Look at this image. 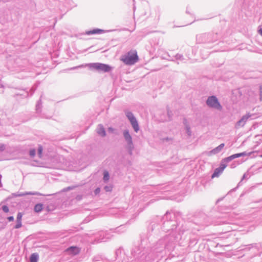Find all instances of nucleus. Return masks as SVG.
<instances>
[{"label": "nucleus", "mask_w": 262, "mask_h": 262, "mask_svg": "<svg viewBox=\"0 0 262 262\" xmlns=\"http://www.w3.org/2000/svg\"><path fill=\"white\" fill-rule=\"evenodd\" d=\"M179 240V237H170L165 236L160 239L154 246L147 242L146 239H142L141 244L137 250L135 251V256L139 257L141 260L148 261L158 256L159 254L172 250L174 247V243Z\"/></svg>", "instance_id": "nucleus-1"}, {"label": "nucleus", "mask_w": 262, "mask_h": 262, "mask_svg": "<svg viewBox=\"0 0 262 262\" xmlns=\"http://www.w3.org/2000/svg\"><path fill=\"white\" fill-rule=\"evenodd\" d=\"M39 259V255L37 253H33L30 256V262H37Z\"/></svg>", "instance_id": "nucleus-16"}, {"label": "nucleus", "mask_w": 262, "mask_h": 262, "mask_svg": "<svg viewBox=\"0 0 262 262\" xmlns=\"http://www.w3.org/2000/svg\"><path fill=\"white\" fill-rule=\"evenodd\" d=\"M83 195L81 194H78L76 196V199L77 201H80L82 199Z\"/></svg>", "instance_id": "nucleus-39"}, {"label": "nucleus", "mask_w": 262, "mask_h": 262, "mask_svg": "<svg viewBox=\"0 0 262 262\" xmlns=\"http://www.w3.org/2000/svg\"><path fill=\"white\" fill-rule=\"evenodd\" d=\"M3 85L2 83H0V88H3Z\"/></svg>", "instance_id": "nucleus-44"}, {"label": "nucleus", "mask_w": 262, "mask_h": 262, "mask_svg": "<svg viewBox=\"0 0 262 262\" xmlns=\"http://www.w3.org/2000/svg\"><path fill=\"white\" fill-rule=\"evenodd\" d=\"M26 195H41L42 194L36 191H28L19 194L20 196H25Z\"/></svg>", "instance_id": "nucleus-18"}, {"label": "nucleus", "mask_w": 262, "mask_h": 262, "mask_svg": "<svg viewBox=\"0 0 262 262\" xmlns=\"http://www.w3.org/2000/svg\"><path fill=\"white\" fill-rule=\"evenodd\" d=\"M37 87V85L34 84L32 87V88L31 89L30 91H31V94L30 95H32V94L34 93V92H35V91L36 90V88Z\"/></svg>", "instance_id": "nucleus-34"}, {"label": "nucleus", "mask_w": 262, "mask_h": 262, "mask_svg": "<svg viewBox=\"0 0 262 262\" xmlns=\"http://www.w3.org/2000/svg\"><path fill=\"white\" fill-rule=\"evenodd\" d=\"M7 220L9 222H12L14 221V217L13 216H8Z\"/></svg>", "instance_id": "nucleus-41"}, {"label": "nucleus", "mask_w": 262, "mask_h": 262, "mask_svg": "<svg viewBox=\"0 0 262 262\" xmlns=\"http://www.w3.org/2000/svg\"><path fill=\"white\" fill-rule=\"evenodd\" d=\"M261 157H262V155H261Z\"/></svg>", "instance_id": "nucleus-51"}, {"label": "nucleus", "mask_w": 262, "mask_h": 262, "mask_svg": "<svg viewBox=\"0 0 262 262\" xmlns=\"http://www.w3.org/2000/svg\"><path fill=\"white\" fill-rule=\"evenodd\" d=\"M226 164L222 161L220 163V166L218 167L222 171H223L224 169L226 167Z\"/></svg>", "instance_id": "nucleus-25"}, {"label": "nucleus", "mask_w": 262, "mask_h": 262, "mask_svg": "<svg viewBox=\"0 0 262 262\" xmlns=\"http://www.w3.org/2000/svg\"><path fill=\"white\" fill-rule=\"evenodd\" d=\"M110 179V174L107 171L105 170L103 172V180L104 182L106 183Z\"/></svg>", "instance_id": "nucleus-23"}, {"label": "nucleus", "mask_w": 262, "mask_h": 262, "mask_svg": "<svg viewBox=\"0 0 262 262\" xmlns=\"http://www.w3.org/2000/svg\"><path fill=\"white\" fill-rule=\"evenodd\" d=\"M23 214L21 212H18L17 214L16 221H21Z\"/></svg>", "instance_id": "nucleus-33"}, {"label": "nucleus", "mask_w": 262, "mask_h": 262, "mask_svg": "<svg viewBox=\"0 0 262 262\" xmlns=\"http://www.w3.org/2000/svg\"><path fill=\"white\" fill-rule=\"evenodd\" d=\"M36 154V150L35 149H31L29 151V155L31 157L33 158Z\"/></svg>", "instance_id": "nucleus-28"}, {"label": "nucleus", "mask_w": 262, "mask_h": 262, "mask_svg": "<svg viewBox=\"0 0 262 262\" xmlns=\"http://www.w3.org/2000/svg\"><path fill=\"white\" fill-rule=\"evenodd\" d=\"M42 210V205L41 204H37L34 206V211L36 212H39Z\"/></svg>", "instance_id": "nucleus-24"}, {"label": "nucleus", "mask_w": 262, "mask_h": 262, "mask_svg": "<svg viewBox=\"0 0 262 262\" xmlns=\"http://www.w3.org/2000/svg\"><path fill=\"white\" fill-rule=\"evenodd\" d=\"M218 38L219 34L217 33H204L197 35L196 41L199 43H208L215 41Z\"/></svg>", "instance_id": "nucleus-3"}, {"label": "nucleus", "mask_w": 262, "mask_h": 262, "mask_svg": "<svg viewBox=\"0 0 262 262\" xmlns=\"http://www.w3.org/2000/svg\"><path fill=\"white\" fill-rule=\"evenodd\" d=\"M259 95H260V100H262V86H260L259 88Z\"/></svg>", "instance_id": "nucleus-42"}, {"label": "nucleus", "mask_w": 262, "mask_h": 262, "mask_svg": "<svg viewBox=\"0 0 262 262\" xmlns=\"http://www.w3.org/2000/svg\"><path fill=\"white\" fill-rule=\"evenodd\" d=\"M42 152V147L41 146H39L38 148V153L39 155H41Z\"/></svg>", "instance_id": "nucleus-38"}, {"label": "nucleus", "mask_w": 262, "mask_h": 262, "mask_svg": "<svg viewBox=\"0 0 262 262\" xmlns=\"http://www.w3.org/2000/svg\"><path fill=\"white\" fill-rule=\"evenodd\" d=\"M186 13H189V11H188V8H187Z\"/></svg>", "instance_id": "nucleus-45"}, {"label": "nucleus", "mask_w": 262, "mask_h": 262, "mask_svg": "<svg viewBox=\"0 0 262 262\" xmlns=\"http://www.w3.org/2000/svg\"><path fill=\"white\" fill-rule=\"evenodd\" d=\"M94 260H95V261H97L98 260H97V259H96V257H95V258H94Z\"/></svg>", "instance_id": "nucleus-48"}, {"label": "nucleus", "mask_w": 262, "mask_h": 262, "mask_svg": "<svg viewBox=\"0 0 262 262\" xmlns=\"http://www.w3.org/2000/svg\"><path fill=\"white\" fill-rule=\"evenodd\" d=\"M174 218L175 213L167 211L162 219V226L161 227L158 224H156L153 222L151 223L149 229L152 232L156 233L160 227L163 231L165 232H170L166 236H169L170 237L178 236L179 239L181 238V234L184 232V230H181L179 229V233L177 234V231L174 230L177 229V226L179 225L177 221L174 220Z\"/></svg>", "instance_id": "nucleus-2"}, {"label": "nucleus", "mask_w": 262, "mask_h": 262, "mask_svg": "<svg viewBox=\"0 0 262 262\" xmlns=\"http://www.w3.org/2000/svg\"><path fill=\"white\" fill-rule=\"evenodd\" d=\"M138 60L139 57L136 51L134 52H128L121 57V60L127 65H133L136 63Z\"/></svg>", "instance_id": "nucleus-5"}, {"label": "nucleus", "mask_w": 262, "mask_h": 262, "mask_svg": "<svg viewBox=\"0 0 262 262\" xmlns=\"http://www.w3.org/2000/svg\"><path fill=\"white\" fill-rule=\"evenodd\" d=\"M174 59L172 58L170 59V60L174 61L175 60H177L181 61H184V60H185V58H184L183 55L180 54H177V55H176L174 57Z\"/></svg>", "instance_id": "nucleus-19"}, {"label": "nucleus", "mask_w": 262, "mask_h": 262, "mask_svg": "<svg viewBox=\"0 0 262 262\" xmlns=\"http://www.w3.org/2000/svg\"><path fill=\"white\" fill-rule=\"evenodd\" d=\"M125 226L123 225H122L119 227H118L117 228H116L115 230V232H118V233H121V232H123L125 230Z\"/></svg>", "instance_id": "nucleus-21"}, {"label": "nucleus", "mask_w": 262, "mask_h": 262, "mask_svg": "<svg viewBox=\"0 0 262 262\" xmlns=\"http://www.w3.org/2000/svg\"><path fill=\"white\" fill-rule=\"evenodd\" d=\"M196 219H198L196 224L200 225H203V226L207 225V222L206 221L207 219V216H206V215L205 214L203 213H201L200 214V216L198 217H196Z\"/></svg>", "instance_id": "nucleus-11"}, {"label": "nucleus", "mask_w": 262, "mask_h": 262, "mask_svg": "<svg viewBox=\"0 0 262 262\" xmlns=\"http://www.w3.org/2000/svg\"><path fill=\"white\" fill-rule=\"evenodd\" d=\"M86 66L90 69L95 70L99 72H109L113 69V68L110 65L100 62L88 63Z\"/></svg>", "instance_id": "nucleus-4"}, {"label": "nucleus", "mask_w": 262, "mask_h": 262, "mask_svg": "<svg viewBox=\"0 0 262 262\" xmlns=\"http://www.w3.org/2000/svg\"><path fill=\"white\" fill-rule=\"evenodd\" d=\"M2 186V184L1 181H0V187Z\"/></svg>", "instance_id": "nucleus-46"}, {"label": "nucleus", "mask_w": 262, "mask_h": 262, "mask_svg": "<svg viewBox=\"0 0 262 262\" xmlns=\"http://www.w3.org/2000/svg\"><path fill=\"white\" fill-rule=\"evenodd\" d=\"M111 237L110 233L108 231H101L95 235V242L96 243L105 242Z\"/></svg>", "instance_id": "nucleus-9"}, {"label": "nucleus", "mask_w": 262, "mask_h": 262, "mask_svg": "<svg viewBox=\"0 0 262 262\" xmlns=\"http://www.w3.org/2000/svg\"><path fill=\"white\" fill-rule=\"evenodd\" d=\"M41 100L40 99L37 102L36 105V112L37 113H39L41 112Z\"/></svg>", "instance_id": "nucleus-22"}, {"label": "nucleus", "mask_w": 262, "mask_h": 262, "mask_svg": "<svg viewBox=\"0 0 262 262\" xmlns=\"http://www.w3.org/2000/svg\"><path fill=\"white\" fill-rule=\"evenodd\" d=\"M258 33L262 36V28L260 26L258 27Z\"/></svg>", "instance_id": "nucleus-40"}, {"label": "nucleus", "mask_w": 262, "mask_h": 262, "mask_svg": "<svg viewBox=\"0 0 262 262\" xmlns=\"http://www.w3.org/2000/svg\"><path fill=\"white\" fill-rule=\"evenodd\" d=\"M67 189H71V188L70 187H68Z\"/></svg>", "instance_id": "nucleus-50"}, {"label": "nucleus", "mask_w": 262, "mask_h": 262, "mask_svg": "<svg viewBox=\"0 0 262 262\" xmlns=\"http://www.w3.org/2000/svg\"><path fill=\"white\" fill-rule=\"evenodd\" d=\"M121 249H118L115 252V254L116 255L117 257H118L119 255L121 254Z\"/></svg>", "instance_id": "nucleus-37"}, {"label": "nucleus", "mask_w": 262, "mask_h": 262, "mask_svg": "<svg viewBox=\"0 0 262 262\" xmlns=\"http://www.w3.org/2000/svg\"><path fill=\"white\" fill-rule=\"evenodd\" d=\"M206 104L210 107L221 111L222 106L218 99L215 96H211L208 97L206 100Z\"/></svg>", "instance_id": "nucleus-7"}, {"label": "nucleus", "mask_w": 262, "mask_h": 262, "mask_svg": "<svg viewBox=\"0 0 262 262\" xmlns=\"http://www.w3.org/2000/svg\"><path fill=\"white\" fill-rule=\"evenodd\" d=\"M167 114H168V115H169V111L168 110H167Z\"/></svg>", "instance_id": "nucleus-49"}, {"label": "nucleus", "mask_w": 262, "mask_h": 262, "mask_svg": "<svg viewBox=\"0 0 262 262\" xmlns=\"http://www.w3.org/2000/svg\"><path fill=\"white\" fill-rule=\"evenodd\" d=\"M104 32V30L100 29H94L92 30L88 31L86 32V34L88 35L96 34H101Z\"/></svg>", "instance_id": "nucleus-14"}, {"label": "nucleus", "mask_w": 262, "mask_h": 262, "mask_svg": "<svg viewBox=\"0 0 262 262\" xmlns=\"http://www.w3.org/2000/svg\"><path fill=\"white\" fill-rule=\"evenodd\" d=\"M249 177L250 174L248 172L245 173L242 178L241 181H243L245 179H249Z\"/></svg>", "instance_id": "nucleus-32"}, {"label": "nucleus", "mask_w": 262, "mask_h": 262, "mask_svg": "<svg viewBox=\"0 0 262 262\" xmlns=\"http://www.w3.org/2000/svg\"><path fill=\"white\" fill-rule=\"evenodd\" d=\"M97 133L101 137L106 136V132L102 124H99L97 128Z\"/></svg>", "instance_id": "nucleus-15"}, {"label": "nucleus", "mask_w": 262, "mask_h": 262, "mask_svg": "<svg viewBox=\"0 0 262 262\" xmlns=\"http://www.w3.org/2000/svg\"><path fill=\"white\" fill-rule=\"evenodd\" d=\"M67 251L73 255H76L80 252V249L76 246H71L67 249Z\"/></svg>", "instance_id": "nucleus-13"}, {"label": "nucleus", "mask_w": 262, "mask_h": 262, "mask_svg": "<svg viewBox=\"0 0 262 262\" xmlns=\"http://www.w3.org/2000/svg\"><path fill=\"white\" fill-rule=\"evenodd\" d=\"M2 209L3 210V211L4 212H6V213H7L9 212V208L8 207V206H7V205H3L2 207Z\"/></svg>", "instance_id": "nucleus-31"}, {"label": "nucleus", "mask_w": 262, "mask_h": 262, "mask_svg": "<svg viewBox=\"0 0 262 262\" xmlns=\"http://www.w3.org/2000/svg\"><path fill=\"white\" fill-rule=\"evenodd\" d=\"M123 136L125 142L127 143V149L128 154L132 155L134 149V145L133 142V139L128 129H125L123 132Z\"/></svg>", "instance_id": "nucleus-6"}, {"label": "nucleus", "mask_w": 262, "mask_h": 262, "mask_svg": "<svg viewBox=\"0 0 262 262\" xmlns=\"http://www.w3.org/2000/svg\"><path fill=\"white\" fill-rule=\"evenodd\" d=\"M2 178V176L1 174H0V181H1Z\"/></svg>", "instance_id": "nucleus-47"}, {"label": "nucleus", "mask_w": 262, "mask_h": 262, "mask_svg": "<svg viewBox=\"0 0 262 262\" xmlns=\"http://www.w3.org/2000/svg\"><path fill=\"white\" fill-rule=\"evenodd\" d=\"M224 146H225L224 143L221 144L217 147L214 148V149H213L211 151H210V152H209L210 155H215V154H217L220 152Z\"/></svg>", "instance_id": "nucleus-12"}, {"label": "nucleus", "mask_w": 262, "mask_h": 262, "mask_svg": "<svg viewBox=\"0 0 262 262\" xmlns=\"http://www.w3.org/2000/svg\"><path fill=\"white\" fill-rule=\"evenodd\" d=\"M223 171H222L218 167L215 168L212 174L211 178H214L215 177H218Z\"/></svg>", "instance_id": "nucleus-17"}, {"label": "nucleus", "mask_w": 262, "mask_h": 262, "mask_svg": "<svg viewBox=\"0 0 262 262\" xmlns=\"http://www.w3.org/2000/svg\"><path fill=\"white\" fill-rule=\"evenodd\" d=\"M232 156H230L229 157H228L227 158H225V159H224L222 161H223L225 163H228V162H229L230 161H232L233 159V158H232Z\"/></svg>", "instance_id": "nucleus-29"}, {"label": "nucleus", "mask_w": 262, "mask_h": 262, "mask_svg": "<svg viewBox=\"0 0 262 262\" xmlns=\"http://www.w3.org/2000/svg\"><path fill=\"white\" fill-rule=\"evenodd\" d=\"M6 145L4 144H0V151H3L5 149Z\"/></svg>", "instance_id": "nucleus-36"}, {"label": "nucleus", "mask_w": 262, "mask_h": 262, "mask_svg": "<svg viewBox=\"0 0 262 262\" xmlns=\"http://www.w3.org/2000/svg\"><path fill=\"white\" fill-rule=\"evenodd\" d=\"M113 187L111 185H106L104 187V189L106 192L112 191Z\"/></svg>", "instance_id": "nucleus-27"}, {"label": "nucleus", "mask_w": 262, "mask_h": 262, "mask_svg": "<svg viewBox=\"0 0 262 262\" xmlns=\"http://www.w3.org/2000/svg\"><path fill=\"white\" fill-rule=\"evenodd\" d=\"M247 155V153L245 151V152H241V153L233 154L231 156L232 157V158H233V159H234L235 158H239V157H241L242 156H245Z\"/></svg>", "instance_id": "nucleus-20"}, {"label": "nucleus", "mask_w": 262, "mask_h": 262, "mask_svg": "<svg viewBox=\"0 0 262 262\" xmlns=\"http://www.w3.org/2000/svg\"><path fill=\"white\" fill-rule=\"evenodd\" d=\"M185 129H186V132L187 134V135L189 136H191V132L190 127L188 125H186Z\"/></svg>", "instance_id": "nucleus-30"}, {"label": "nucleus", "mask_w": 262, "mask_h": 262, "mask_svg": "<svg viewBox=\"0 0 262 262\" xmlns=\"http://www.w3.org/2000/svg\"><path fill=\"white\" fill-rule=\"evenodd\" d=\"M125 114L129 120L134 131L137 133L140 129V127L136 117L131 112L128 111H125Z\"/></svg>", "instance_id": "nucleus-8"}, {"label": "nucleus", "mask_w": 262, "mask_h": 262, "mask_svg": "<svg viewBox=\"0 0 262 262\" xmlns=\"http://www.w3.org/2000/svg\"><path fill=\"white\" fill-rule=\"evenodd\" d=\"M114 128H113L112 127H109V128H108V132H110V133H113V131H114Z\"/></svg>", "instance_id": "nucleus-43"}, {"label": "nucleus", "mask_w": 262, "mask_h": 262, "mask_svg": "<svg viewBox=\"0 0 262 262\" xmlns=\"http://www.w3.org/2000/svg\"><path fill=\"white\" fill-rule=\"evenodd\" d=\"M251 117L250 114H247L244 115L240 120H239L235 124V128L244 127L249 118Z\"/></svg>", "instance_id": "nucleus-10"}, {"label": "nucleus", "mask_w": 262, "mask_h": 262, "mask_svg": "<svg viewBox=\"0 0 262 262\" xmlns=\"http://www.w3.org/2000/svg\"><path fill=\"white\" fill-rule=\"evenodd\" d=\"M22 226L21 221H16V224L14 226L15 229H19Z\"/></svg>", "instance_id": "nucleus-26"}, {"label": "nucleus", "mask_w": 262, "mask_h": 262, "mask_svg": "<svg viewBox=\"0 0 262 262\" xmlns=\"http://www.w3.org/2000/svg\"><path fill=\"white\" fill-rule=\"evenodd\" d=\"M100 192V188L99 187H97L95 189V190L94 191V193L95 195H97Z\"/></svg>", "instance_id": "nucleus-35"}]
</instances>
